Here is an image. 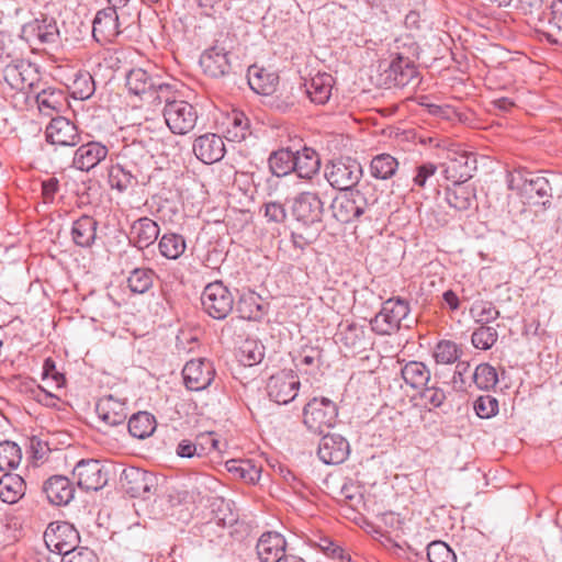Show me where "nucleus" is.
<instances>
[{"label":"nucleus","mask_w":562,"mask_h":562,"mask_svg":"<svg viewBox=\"0 0 562 562\" xmlns=\"http://www.w3.org/2000/svg\"><path fill=\"white\" fill-rule=\"evenodd\" d=\"M269 168L276 177H284L294 172V153L288 148H282L273 151L269 159Z\"/></svg>","instance_id":"39"},{"label":"nucleus","mask_w":562,"mask_h":562,"mask_svg":"<svg viewBox=\"0 0 562 562\" xmlns=\"http://www.w3.org/2000/svg\"><path fill=\"white\" fill-rule=\"evenodd\" d=\"M156 427V418L148 412H138L133 414L127 424L128 432L137 439L150 437Z\"/></svg>","instance_id":"37"},{"label":"nucleus","mask_w":562,"mask_h":562,"mask_svg":"<svg viewBox=\"0 0 562 562\" xmlns=\"http://www.w3.org/2000/svg\"><path fill=\"white\" fill-rule=\"evenodd\" d=\"M429 562H457L453 550L443 541H432L427 546Z\"/></svg>","instance_id":"53"},{"label":"nucleus","mask_w":562,"mask_h":562,"mask_svg":"<svg viewBox=\"0 0 562 562\" xmlns=\"http://www.w3.org/2000/svg\"><path fill=\"white\" fill-rule=\"evenodd\" d=\"M117 158V162L132 170H144V166L149 161L148 151L140 142L123 146Z\"/></svg>","instance_id":"33"},{"label":"nucleus","mask_w":562,"mask_h":562,"mask_svg":"<svg viewBox=\"0 0 562 562\" xmlns=\"http://www.w3.org/2000/svg\"><path fill=\"white\" fill-rule=\"evenodd\" d=\"M37 37L43 43H54L58 37V30L55 23L45 26H38Z\"/></svg>","instance_id":"64"},{"label":"nucleus","mask_w":562,"mask_h":562,"mask_svg":"<svg viewBox=\"0 0 562 562\" xmlns=\"http://www.w3.org/2000/svg\"><path fill=\"white\" fill-rule=\"evenodd\" d=\"M300 385L299 376L293 371H281L270 376L267 391L271 401L288 404L296 397Z\"/></svg>","instance_id":"11"},{"label":"nucleus","mask_w":562,"mask_h":562,"mask_svg":"<svg viewBox=\"0 0 562 562\" xmlns=\"http://www.w3.org/2000/svg\"><path fill=\"white\" fill-rule=\"evenodd\" d=\"M340 496L344 502L349 504L350 506H356L361 503L362 495L357 486L353 484H345L340 490Z\"/></svg>","instance_id":"63"},{"label":"nucleus","mask_w":562,"mask_h":562,"mask_svg":"<svg viewBox=\"0 0 562 562\" xmlns=\"http://www.w3.org/2000/svg\"><path fill=\"white\" fill-rule=\"evenodd\" d=\"M155 272L148 268H136L127 278V285L133 293L143 294L154 283Z\"/></svg>","instance_id":"45"},{"label":"nucleus","mask_w":562,"mask_h":562,"mask_svg":"<svg viewBox=\"0 0 562 562\" xmlns=\"http://www.w3.org/2000/svg\"><path fill=\"white\" fill-rule=\"evenodd\" d=\"M226 467L229 473L247 483L256 484L260 480L261 467L251 460H231Z\"/></svg>","instance_id":"40"},{"label":"nucleus","mask_w":562,"mask_h":562,"mask_svg":"<svg viewBox=\"0 0 562 562\" xmlns=\"http://www.w3.org/2000/svg\"><path fill=\"white\" fill-rule=\"evenodd\" d=\"M119 15L114 7L98 11L93 20L92 34L98 41H112L120 34Z\"/></svg>","instance_id":"23"},{"label":"nucleus","mask_w":562,"mask_h":562,"mask_svg":"<svg viewBox=\"0 0 562 562\" xmlns=\"http://www.w3.org/2000/svg\"><path fill=\"white\" fill-rule=\"evenodd\" d=\"M498 339V333L496 328L485 325L477 327L471 336V342L474 348L480 350L491 349Z\"/></svg>","instance_id":"48"},{"label":"nucleus","mask_w":562,"mask_h":562,"mask_svg":"<svg viewBox=\"0 0 562 562\" xmlns=\"http://www.w3.org/2000/svg\"><path fill=\"white\" fill-rule=\"evenodd\" d=\"M3 79L14 90L34 91L40 80L37 68L27 60L15 59L2 70Z\"/></svg>","instance_id":"9"},{"label":"nucleus","mask_w":562,"mask_h":562,"mask_svg":"<svg viewBox=\"0 0 562 562\" xmlns=\"http://www.w3.org/2000/svg\"><path fill=\"white\" fill-rule=\"evenodd\" d=\"M445 199L450 207L464 212L475 205V189L463 183H453L445 190Z\"/></svg>","instance_id":"29"},{"label":"nucleus","mask_w":562,"mask_h":562,"mask_svg":"<svg viewBox=\"0 0 562 562\" xmlns=\"http://www.w3.org/2000/svg\"><path fill=\"white\" fill-rule=\"evenodd\" d=\"M401 375L404 382L414 390H420L430 380V370L424 362L408 361L401 368Z\"/></svg>","instance_id":"35"},{"label":"nucleus","mask_w":562,"mask_h":562,"mask_svg":"<svg viewBox=\"0 0 562 562\" xmlns=\"http://www.w3.org/2000/svg\"><path fill=\"white\" fill-rule=\"evenodd\" d=\"M458 345L450 340H441L437 344L434 358L437 363L450 364L459 359Z\"/></svg>","instance_id":"54"},{"label":"nucleus","mask_w":562,"mask_h":562,"mask_svg":"<svg viewBox=\"0 0 562 562\" xmlns=\"http://www.w3.org/2000/svg\"><path fill=\"white\" fill-rule=\"evenodd\" d=\"M95 83L88 71L78 72L72 82V94L76 99L87 100L93 95Z\"/></svg>","instance_id":"50"},{"label":"nucleus","mask_w":562,"mask_h":562,"mask_svg":"<svg viewBox=\"0 0 562 562\" xmlns=\"http://www.w3.org/2000/svg\"><path fill=\"white\" fill-rule=\"evenodd\" d=\"M362 173V166L352 158L331 160L324 169V177L329 186L341 192L355 190Z\"/></svg>","instance_id":"3"},{"label":"nucleus","mask_w":562,"mask_h":562,"mask_svg":"<svg viewBox=\"0 0 562 562\" xmlns=\"http://www.w3.org/2000/svg\"><path fill=\"white\" fill-rule=\"evenodd\" d=\"M473 381L479 389L490 390L497 384V372L491 364L481 363L473 373Z\"/></svg>","instance_id":"52"},{"label":"nucleus","mask_w":562,"mask_h":562,"mask_svg":"<svg viewBox=\"0 0 562 562\" xmlns=\"http://www.w3.org/2000/svg\"><path fill=\"white\" fill-rule=\"evenodd\" d=\"M35 94L36 103L41 111L44 110H55L58 111L61 106L63 93L59 90L47 88L36 91V87L34 91H30Z\"/></svg>","instance_id":"47"},{"label":"nucleus","mask_w":562,"mask_h":562,"mask_svg":"<svg viewBox=\"0 0 562 562\" xmlns=\"http://www.w3.org/2000/svg\"><path fill=\"white\" fill-rule=\"evenodd\" d=\"M249 119L240 111H233L228 117L226 138L232 142H241L250 135Z\"/></svg>","instance_id":"42"},{"label":"nucleus","mask_w":562,"mask_h":562,"mask_svg":"<svg viewBox=\"0 0 562 562\" xmlns=\"http://www.w3.org/2000/svg\"><path fill=\"white\" fill-rule=\"evenodd\" d=\"M126 87L131 93L138 97L149 95L159 99L160 95L155 93H162L169 89V85L158 82L148 72L142 68L132 69L126 76Z\"/></svg>","instance_id":"16"},{"label":"nucleus","mask_w":562,"mask_h":562,"mask_svg":"<svg viewBox=\"0 0 562 562\" xmlns=\"http://www.w3.org/2000/svg\"><path fill=\"white\" fill-rule=\"evenodd\" d=\"M411 312L409 303L397 296L390 297L382 304L381 311L370 321L371 329L381 336L392 335L396 333L402 321H404Z\"/></svg>","instance_id":"2"},{"label":"nucleus","mask_w":562,"mask_h":562,"mask_svg":"<svg viewBox=\"0 0 562 562\" xmlns=\"http://www.w3.org/2000/svg\"><path fill=\"white\" fill-rule=\"evenodd\" d=\"M384 75L389 86L405 87L417 77V68L413 60L398 54L390 61Z\"/></svg>","instance_id":"20"},{"label":"nucleus","mask_w":562,"mask_h":562,"mask_svg":"<svg viewBox=\"0 0 562 562\" xmlns=\"http://www.w3.org/2000/svg\"><path fill=\"white\" fill-rule=\"evenodd\" d=\"M533 176L532 172H529L525 169H517L507 175V186L508 189L515 190L524 195L527 184L530 180V177Z\"/></svg>","instance_id":"57"},{"label":"nucleus","mask_w":562,"mask_h":562,"mask_svg":"<svg viewBox=\"0 0 562 562\" xmlns=\"http://www.w3.org/2000/svg\"><path fill=\"white\" fill-rule=\"evenodd\" d=\"M43 492L50 504L63 506L69 504L74 498L75 487L68 477L53 475L43 484Z\"/></svg>","instance_id":"25"},{"label":"nucleus","mask_w":562,"mask_h":562,"mask_svg":"<svg viewBox=\"0 0 562 562\" xmlns=\"http://www.w3.org/2000/svg\"><path fill=\"white\" fill-rule=\"evenodd\" d=\"M338 416V407L330 398L313 397L303 408V424L314 432L322 435L333 428Z\"/></svg>","instance_id":"1"},{"label":"nucleus","mask_w":562,"mask_h":562,"mask_svg":"<svg viewBox=\"0 0 562 562\" xmlns=\"http://www.w3.org/2000/svg\"><path fill=\"white\" fill-rule=\"evenodd\" d=\"M25 494V482L18 474L5 473L0 479V498L3 503L15 504Z\"/></svg>","instance_id":"36"},{"label":"nucleus","mask_w":562,"mask_h":562,"mask_svg":"<svg viewBox=\"0 0 562 562\" xmlns=\"http://www.w3.org/2000/svg\"><path fill=\"white\" fill-rule=\"evenodd\" d=\"M95 413L106 426L123 425L127 418L126 403L113 395L101 397L95 404Z\"/></svg>","instance_id":"22"},{"label":"nucleus","mask_w":562,"mask_h":562,"mask_svg":"<svg viewBox=\"0 0 562 562\" xmlns=\"http://www.w3.org/2000/svg\"><path fill=\"white\" fill-rule=\"evenodd\" d=\"M524 196L530 200L533 204H541L547 207L550 205V200L552 198V188L549 180L539 175L531 176Z\"/></svg>","instance_id":"34"},{"label":"nucleus","mask_w":562,"mask_h":562,"mask_svg":"<svg viewBox=\"0 0 562 562\" xmlns=\"http://www.w3.org/2000/svg\"><path fill=\"white\" fill-rule=\"evenodd\" d=\"M97 220L89 215H82L72 223V241L79 247L89 248L97 239Z\"/></svg>","instance_id":"31"},{"label":"nucleus","mask_w":562,"mask_h":562,"mask_svg":"<svg viewBox=\"0 0 562 562\" xmlns=\"http://www.w3.org/2000/svg\"><path fill=\"white\" fill-rule=\"evenodd\" d=\"M109 154L108 147L95 140L79 146L72 158V166L80 171H90L103 161Z\"/></svg>","instance_id":"19"},{"label":"nucleus","mask_w":562,"mask_h":562,"mask_svg":"<svg viewBox=\"0 0 562 562\" xmlns=\"http://www.w3.org/2000/svg\"><path fill=\"white\" fill-rule=\"evenodd\" d=\"M333 216L341 224L358 221L369 209V201L359 190L341 192L331 202Z\"/></svg>","instance_id":"6"},{"label":"nucleus","mask_w":562,"mask_h":562,"mask_svg":"<svg viewBox=\"0 0 562 562\" xmlns=\"http://www.w3.org/2000/svg\"><path fill=\"white\" fill-rule=\"evenodd\" d=\"M265 217L270 223L281 224L288 217V212L283 203L271 201L263 204Z\"/></svg>","instance_id":"58"},{"label":"nucleus","mask_w":562,"mask_h":562,"mask_svg":"<svg viewBox=\"0 0 562 562\" xmlns=\"http://www.w3.org/2000/svg\"><path fill=\"white\" fill-rule=\"evenodd\" d=\"M200 65L204 74L212 78H225L232 72L229 52L218 46L206 49L201 55Z\"/></svg>","instance_id":"17"},{"label":"nucleus","mask_w":562,"mask_h":562,"mask_svg":"<svg viewBox=\"0 0 562 562\" xmlns=\"http://www.w3.org/2000/svg\"><path fill=\"white\" fill-rule=\"evenodd\" d=\"M213 363L204 358L192 359L182 369L184 385L190 391H202L214 380Z\"/></svg>","instance_id":"12"},{"label":"nucleus","mask_w":562,"mask_h":562,"mask_svg":"<svg viewBox=\"0 0 562 562\" xmlns=\"http://www.w3.org/2000/svg\"><path fill=\"white\" fill-rule=\"evenodd\" d=\"M45 136L48 143L57 146L74 147L80 142L77 126L64 116L52 119L46 126Z\"/></svg>","instance_id":"15"},{"label":"nucleus","mask_w":562,"mask_h":562,"mask_svg":"<svg viewBox=\"0 0 562 562\" xmlns=\"http://www.w3.org/2000/svg\"><path fill=\"white\" fill-rule=\"evenodd\" d=\"M321 549L327 557L334 560H338L340 562L350 561V555L341 547H339L331 540L323 539L321 543Z\"/></svg>","instance_id":"60"},{"label":"nucleus","mask_w":562,"mask_h":562,"mask_svg":"<svg viewBox=\"0 0 562 562\" xmlns=\"http://www.w3.org/2000/svg\"><path fill=\"white\" fill-rule=\"evenodd\" d=\"M476 156L464 150H450L441 164L443 176L452 183H464L476 170Z\"/></svg>","instance_id":"8"},{"label":"nucleus","mask_w":562,"mask_h":562,"mask_svg":"<svg viewBox=\"0 0 562 562\" xmlns=\"http://www.w3.org/2000/svg\"><path fill=\"white\" fill-rule=\"evenodd\" d=\"M335 80L329 74H317L310 80L305 81V92L312 102L316 104H325L330 95Z\"/></svg>","instance_id":"30"},{"label":"nucleus","mask_w":562,"mask_h":562,"mask_svg":"<svg viewBox=\"0 0 562 562\" xmlns=\"http://www.w3.org/2000/svg\"><path fill=\"white\" fill-rule=\"evenodd\" d=\"M59 190V181L55 177H50L42 182V196L45 203H53L56 193Z\"/></svg>","instance_id":"62"},{"label":"nucleus","mask_w":562,"mask_h":562,"mask_svg":"<svg viewBox=\"0 0 562 562\" xmlns=\"http://www.w3.org/2000/svg\"><path fill=\"white\" fill-rule=\"evenodd\" d=\"M193 151L202 162L214 164L224 157L225 145L221 136L207 133L194 140Z\"/></svg>","instance_id":"21"},{"label":"nucleus","mask_w":562,"mask_h":562,"mask_svg":"<svg viewBox=\"0 0 562 562\" xmlns=\"http://www.w3.org/2000/svg\"><path fill=\"white\" fill-rule=\"evenodd\" d=\"M473 408L480 418H491L498 412V401L492 395H482L474 401Z\"/></svg>","instance_id":"55"},{"label":"nucleus","mask_w":562,"mask_h":562,"mask_svg":"<svg viewBox=\"0 0 562 562\" xmlns=\"http://www.w3.org/2000/svg\"><path fill=\"white\" fill-rule=\"evenodd\" d=\"M72 475L83 491H99L108 483L105 467L94 459L80 460L74 468Z\"/></svg>","instance_id":"10"},{"label":"nucleus","mask_w":562,"mask_h":562,"mask_svg":"<svg viewBox=\"0 0 562 562\" xmlns=\"http://www.w3.org/2000/svg\"><path fill=\"white\" fill-rule=\"evenodd\" d=\"M159 233L160 228L155 221L140 217L132 224L130 239L138 249H144L157 240Z\"/></svg>","instance_id":"26"},{"label":"nucleus","mask_w":562,"mask_h":562,"mask_svg":"<svg viewBox=\"0 0 562 562\" xmlns=\"http://www.w3.org/2000/svg\"><path fill=\"white\" fill-rule=\"evenodd\" d=\"M164 117L172 133L184 135L194 128L198 121V112L188 101L166 100Z\"/></svg>","instance_id":"7"},{"label":"nucleus","mask_w":562,"mask_h":562,"mask_svg":"<svg viewBox=\"0 0 562 562\" xmlns=\"http://www.w3.org/2000/svg\"><path fill=\"white\" fill-rule=\"evenodd\" d=\"M158 248L161 256L176 260L184 252L187 244L182 235L166 233L161 236Z\"/></svg>","instance_id":"41"},{"label":"nucleus","mask_w":562,"mask_h":562,"mask_svg":"<svg viewBox=\"0 0 562 562\" xmlns=\"http://www.w3.org/2000/svg\"><path fill=\"white\" fill-rule=\"evenodd\" d=\"M322 359V351L317 347L304 346L296 357V368H305V373H313L318 369Z\"/></svg>","instance_id":"49"},{"label":"nucleus","mask_w":562,"mask_h":562,"mask_svg":"<svg viewBox=\"0 0 562 562\" xmlns=\"http://www.w3.org/2000/svg\"><path fill=\"white\" fill-rule=\"evenodd\" d=\"M437 171V166L432 162H426L416 167V175L413 178L415 186L424 188L427 180Z\"/></svg>","instance_id":"61"},{"label":"nucleus","mask_w":562,"mask_h":562,"mask_svg":"<svg viewBox=\"0 0 562 562\" xmlns=\"http://www.w3.org/2000/svg\"><path fill=\"white\" fill-rule=\"evenodd\" d=\"M398 166L397 159L392 155L379 154L370 162V173L375 179L387 180L396 173Z\"/></svg>","instance_id":"38"},{"label":"nucleus","mask_w":562,"mask_h":562,"mask_svg":"<svg viewBox=\"0 0 562 562\" xmlns=\"http://www.w3.org/2000/svg\"><path fill=\"white\" fill-rule=\"evenodd\" d=\"M156 476L138 468L124 469L121 474V484L131 497L146 498L156 486Z\"/></svg>","instance_id":"13"},{"label":"nucleus","mask_w":562,"mask_h":562,"mask_svg":"<svg viewBox=\"0 0 562 562\" xmlns=\"http://www.w3.org/2000/svg\"><path fill=\"white\" fill-rule=\"evenodd\" d=\"M317 454L325 464H339L349 454V443L340 435H324L319 441Z\"/></svg>","instance_id":"18"},{"label":"nucleus","mask_w":562,"mask_h":562,"mask_svg":"<svg viewBox=\"0 0 562 562\" xmlns=\"http://www.w3.org/2000/svg\"><path fill=\"white\" fill-rule=\"evenodd\" d=\"M148 177L144 170H132L116 162L111 167L109 172V181L112 188L120 192L133 189L138 184H146Z\"/></svg>","instance_id":"24"},{"label":"nucleus","mask_w":562,"mask_h":562,"mask_svg":"<svg viewBox=\"0 0 562 562\" xmlns=\"http://www.w3.org/2000/svg\"><path fill=\"white\" fill-rule=\"evenodd\" d=\"M261 297L255 292L243 293L237 302L236 310L244 319H257L262 315Z\"/></svg>","instance_id":"43"},{"label":"nucleus","mask_w":562,"mask_h":562,"mask_svg":"<svg viewBox=\"0 0 562 562\" xmlns=\"http://www.w3.org/2000/svg\"><path fill=\"white\" fill-rule=\"evenodd\" d=\"M235 299L222 281L209 283L201 295L204 312L214 319H224L233 311Z\"/></svg>","instance_id":"5"},{"label":"nucleus","mask_w":562,"mask_h":562,"mask_svg":"<svg viewBox=\"0 0 562 562\" xmlns=\"http://www.w3.org/2000/svg\"><path fill=\"white\" fill-rule=\"evenodd\" d=\"M291 214L303 226L321 224L325 214V201L321 192L306 190L297 193L292 200Z\"/></svg>","instance_id":"4"},{"label":"nucleus","mask_w":562,"mask_h":562,"mask_svg":"<svg viewBox=\"0 0 562 562\" xmlns=\"http://www.w3.org/2000/svg\"><path fill=\"white\" fill-rule=\"evenodd\" d=\"M261 562H276L285 550V539L279 532L268 531L261 535L256 546Z\"/></svg>","instance_id":"27"},{"label":"nucleus","mask_w":562,"mask_h":562,"mask_svg":"<svg viewBox=\"0 0 562 562\" xmlns=\"http://www.w3.org/2000/svg\"><path fill=\"white\" fill-rule=\"evenodd\" d=\"M265 357V348L256 340H246L240 347V362L244 366H255L260 363Z\"/></svg>","instance_id":"51"},{"label":"nucleus","mask_w":562,"mask_h":562,"mask_svg":"<svg viewBox=\"0 0 562 562\" xmlns=\"http://www.w3.org/2000/svg\"><path fill=\"white\" fill-rule=\"evenodd\" d=\"M420 396L426 404H429L434 407L441 406L447 397L446 392L438 386H424Z\"/></svg>","instance_id":"59"},{"label":"nucleus","mask_w":562,"mask_h":562,"mask_svg":"<svg viewBox=\"0 0 562 562\" xmlns=\"http://www.w3.org/2000/svg\"><path fill=\"white\" fill-rule=\"evenodd\" d=\"M60 532H66L69 536V542L61 543L58 541L55 546V551L63 557L61 562H99L97 554L92 550L76 547L79 541V535L71 525L65 524Z\"/></svg>","instance_id":"14"},{"label":"nucleus","mask_w":562,"mask_h":562,"mask_svg":"<svg viewBox=\"0 0 562 562\" xmlns=\"http://www.w3.org/2000/svg\"><path fill=\"white\" fill-rule=\"evenodd\" d=\"M22 461V451L19 445L4 440L0 442V471L9 473L16 469Z\"/></svg>","instance_id":"44"},{"label":"nucleus","mask_w":562,"mask_h":562,"mask_svg":"<svg viewBox=\"0 0 562 562\" xmlns=\"http://www.w3.org/2000/svg\"><path fill=\"white\" fill-rule=\"evenodd\" d=\"M470 314L474 318L475 323L485 326L499 317V311L494 306L493 303L487 301H477L471 308Z\"/></svg>","instance_id":"46"},{"label":"nucleus","mask_w":562,"mask_h":562,"mask_svg":"<svg viewBox=\"0 0 562 562\" xmlns=\"http://www.w3.org/2000/svg\"><path fill=\"white\" fill-rule=\"evenodd\" d=\"M248 83L258 94L269 95L274 92L279 77L276 72L251 66L248 68Z\"/></svg>","instance_id":"32"},{"label":"nucleus","mask_w":562,"mask_h":562,"mask_svg":"<svg viewBox=\"0 0 562 562\" xmlns=\"http://www.w3.org/2000/svg\"><path fill=\"white\" fill-rule=\"evenodd\" d=\"M363 336L361 327L350 324L340 333V341L349 348L358 349L362 346Z\"/></svg>","instance_id":"56"},{"label":"nucleus","mask_w":562,"mask_h":562,"mask_svg":"<svg viewBox=\"0 0 562 562\" xmlns=\"http://www.w3.org/2000/svg\"><path fill=\"white\" fill-rule=\"evenodd\" d=\"M294 172L299 178L313 181L315 177H318L321 159L314 149L304 147L302 150H297L294 153Z\"/></svg>","instance_id":"28"}]
</instances>
